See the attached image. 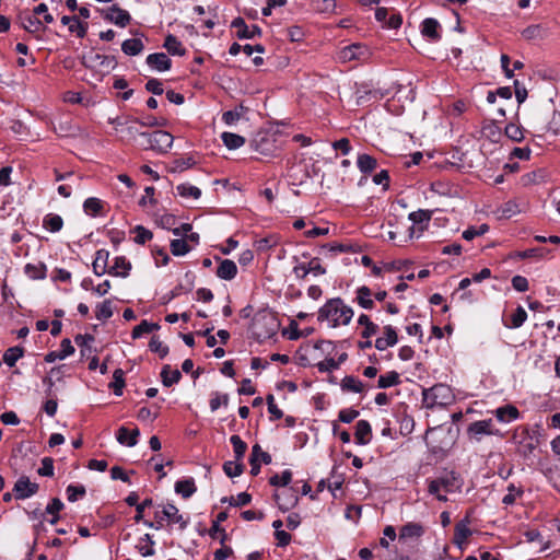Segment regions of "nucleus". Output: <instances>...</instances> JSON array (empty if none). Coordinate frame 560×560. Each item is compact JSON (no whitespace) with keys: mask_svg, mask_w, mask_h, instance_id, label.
Wrapping results in <instances>:
<instances>
[{"mask_svg":"<svg viewBox=\"0 0 560 560\" xmlns=\"http://www.w3.org/2000/svg\"><path fill=\"white\" fill-rule=\"evenodd\" d=\"M353 317V310L346 305L343 300L335 298L328 300L318 311V322H327L331 328L348 325Z\"/></svg>","mask_w":560,"mask_h":560,"instance_id":"obj_1","label":"nucleus"},{"mask_svg":"<svg viewBox=\"0 0 560 560\" xmlns=\"http://www.w3.org/2000/svg\"><path fill=\"white\" fill-rule=\"evenodd\" d=\"M153 518L154 521H143L144 525L150 528L161 529L166 521L167 525L177 524L179 530H184L188 526V518H185L179 513V510L171 503L159 505L154 511Z\"/></svg>","mask_w":560,"mask_h":560,"instance_id":"obj_2","label":"nucleus"},{"mask_svg":"<svg viewBox=\"0 0 560 560\" xmlns=\"http://www.w3.org/2000/svg\"><path fill=\"white\" fill-rule=\"evenodd\" d=\"M460 488L458 475L453 470H444L434 479L428 480V492L434 495L439 501L446 502L447 497L444 493H451Z\"/></svg>","mask_w":560,"mask_h":560,"instance_id":"obj_3","label":"nucleus"},{"mask_svg":"<svg viewBox=\"0 0 560 560\" xmlns=\"http://www.w3.org/2000/svg\"><path fill=\"white\" fill-rule=\"evenodd\" d=\"M451 398V388L444 384H436L423 390V402L427 408H433L436 405H446Z\"/></svg>","mask_w":560,"mask_h":560,"instance_id":"obj_4","label":"nucleus"},{"mask_svg":"<svg viewBox=\"0 0 560 560\" xmlns=\"http://www.w3.org/2000/svg\"><path fill=\"white\" fill-rule=\"evenodd\" d=\"M82 63L86 68L109 71L116 67V60L113 56L101 55L98 52H90L82 57Z\"/></svg>","mask_w":560,"mask_h":560,"instance_id":"obj_5","label":"nucleus"},{"mask_svg":"<svg viewBox=\"0 0 560 560\" xmlns=\"http://www.w3.org/2000/svg\"><path fill=\"white\" fill-rule=\"evenodd\" d=\"M499 434L498 430L493 429L491 419L475 421L467 428V435L469 440L480 442L483 435Z\"/></svg>","mask_w":560,"mask_h":560,"instance_id":"obj_6","label":"nucleus"},{"mask_svg":"<svg viewBox=\"0 0 560 560\" xmlns=\"http://www.w3.org/2000/svg\"><path fill=\"white\" fill-rule=\"evenodd\" d=\"M369 48L360 43L346 46L338 52V58L342 62H349L352 60H365L369 58Z\"/></svg>","mask_w":560,"mask_h":560,"instance_id":"obj_7","label":"nucleus"},{"mask_svg":"<svg viewBox=\"0 0 560 560\" xmlns=\"http://www.w3.org/2000/svg\"><path fill=\"white\" fill-rule=\"evenodd\" d=\"M173 140L174 138L170 132L164 130H155L150 132L148 143L151 145V150L163 154L166 153L172 147Z\"/></svg>","mask_w":560,"mask_h":560,"instance_id":"obj_8","label":"nucleus"},{"mask_svg":"<svg viewBox=\"0 0 560 560\" xmlns=\"http://www.w3.org/2000/svg\"><path fill=\"white\" fill-rule=\"evenodd\" d=\"M38 489V483L32 482L27 476H22L14 483L13 492L16 500H25L36 494Z\"/></svg>","mask_w":560,"mask_h":560,"instance_id":"obj_9","label":"nucleus"},{"mask_svg":"<svg viewBox=\"0 0 560 560\" xmlns=\"http://www.w3.org/2000/svg\"><path fill=\"white\" fill-rule=\"evenodd\" d=\"M264 463L266 465L271 463V455L260 447L259 444H255L252 447V454L249 457L250 464V474L253 476H257L260 472V464Z\"/></svg>","mask_w":560,"mask_h":560,"instance_id":"obj_10","label":"nucleus"},{"mask_svg":"<svg viewBox=\"0 0 560 560\" xmlns=\"http://www.w3.org/2000/svg\"><path fill=\"white\" fill-rule=\"evenodd\" d=\"M311 272L315 276L326 273V269L319 264L318 258H313L308 265L300 264L293 268V273L299 279H305L306 276Z\"/></svg>","mask_w":560,"mask_h":560,"instance_id":"obj_11","label":"nucleus"},{"mask_svg":"<svg viewBox=\"0 0 560 560\" xmlns=\"http://www.w3.org/2000/svg\"><path fill=\"white\" fill-rule=\"evenodd\" d=\"M231 27L236 28V37L240 39L254 38L261 35V30L257 25L248 27L242 18H236L232 21Z\"/></svg>","mask_w":560,"mask_h":560,"instance_id":"obj_12","label":"nucleus"},{"mask_svg":"<svg viewBox=\"0 0 560 560\" xmlns=\"http://www.w3.org/2000/svg\"><path fill=\"white\" fill-rule=\"evenodd\" d=\"M105 19L120 27L127 26L131 21L130 14L117 5H113L108 9L107 13L105 14Z\"/></svg>","mask_w":560,"mask_h":560,"instance_id":"obj_13","label":"nucleus"},{"mask_svg":"<svg viewBox=\"0 0 560 560\" xmlns=\"http://www.w3.org/2000/svg\"><path fill=\"white\" fill-rule=\"evenodd\" d=\"M147 63L156 71H167L172 67V60L164 52L150 54L147 57Z\"/></svg>","mask_w":560,"mask_h":560,"instance_id":"obj_14","label":"nucleus"},{"mask_svg":"<svg viewBox=\"0 0 560 560\" xmlns=\"http://www.w3.org/2000/svg\"><path fill=\"white\" fill-rule=\"evenodd\" d=\"M215 259L220 261L215 272L217 276L223 280L234 279L237 273L236 264L231 259H221L220 257H215Z\"/></svg>","mask_w":560,"mask_h":560,"instance_id":"obj_15","label":"nucleus"},{"mask_svg":"<svg viewBox=\"0 0 560 560\" xmlns=\"http://www.w3.org/2000/svg\"><path fill=\"white\" fill-rule=\"evenodd\" d=\"M548 28L542 24H532L522 31V36L526 40H542L548 36Z\"/></svg>","mask_w":560,"mask_h":560,"instance_id":"obj_16","label":"nucleus"},{"mask_svg":"<svg viewBox=\"0 0 560 560\" xmlns=\"http://www.w3.org/2000/svg\"><path fill=\"white\" fill-rule=\"evenodd\" d=\"M469 517L466 516L462 521H459L455 526L454 533V544L462 548L463 544L467 540V538L471 535V530L469 528Z\"/></svg>","mask_w":560,"mask_h":560,"instance_id":"obj_17","label":"nucleus"},{"mask_svg":"<svg viewBox=\"0 0 560 560\" xmlns=\"http://www.w3.org/2000/svg\"><path fill=\"white\" fill-rule=\"evenodd\" d=\"M61 23L67 25L70 33H74L79 38H83L86 35L88 24L82 23L77 16L63 15Z\"/></svg>","mask_w":560,"mask_h":560,"instance_id":"obj_18","label":"nucleus"},{"mask_svg":"<svg viewBox=\"0 0 560 560\" xmlns=\"http://www.w3.org/2000/svg\"><path fill=\"white\" fill-rule=\"evenodd\" d=\"M372 429L366 420H359L355 424V443L359 445H366L371 441Z\"/></svg>","mask_w":560,"mask_h":560,"instance_id":"obj_19","label":"nucleus"},{"mask_svg":"<svg viewBox=\"0 0 560 560\" xmlns=\"http://www.w3.org/2000/svg\"><path fill=\"white\" fill-rule=\"evenodd\" d=\"M131 269V264L125 256L116 257L114 265L108 269V273L115 277L126 278Z\"/></svg>","mask_w":560,"mask_h":560,"instance_id":"obj_20","label":"nucleus"},{"mask_svg":"<svg viewBox=\"0 0 560 560\" xmlns=\"http://www.w3.org/2000/svg\"><path fill=\"white\" fill-rule=\"evenodd\" d=\"M109 258V252L106 249H98L95 253V259L92 264L93 272L96 276H103L104 273L108 272L107 264Z\"/></svg>","mask_w":560,"mask_h":560,"instance_id":"obj_21","label":"nucleus"},{"mask_svg":"<svg viewBox=\"0 0 560 560\" xmlns=\"http://www.w3.org/2000/svg\"><path fill=\"white\" fill-rule=\"evenodd\" d=\"M139 435L140 431L137 428L132 431H129L127 428L120 427L118 429L116 439L120 444L132 447L137 444Z\"/></svg>","mask_w":560,"mask_h":560,"instance_id":"obj_22","label":"nucleus"},{"mask_svg":"<svg viewBox=\"0 0 560 560\" xmlns=\"http://www.w3.org/2000/svg\"><path fill=\"white\" fill-rule=\"evenodd\" d=\"M276 501L279 505V509L282 511H288L293 508L298 502V497L291 489H287L281 493L275 494Z\"/></svg>","mask_w":560,"mask_h":560,"instance_id":"obj_23","label":"nucleus"},{"mask_svg":"<svg viewBox=\"0 0 560 560\" xmlns=\"http://www.w3.org/2000/svg\"><path fill=\"white\" fill-rule=\"evenodd\" d=\"M355 294V301L362 308L372 310L374 307L373 293L369 287L362 285L358 288Z\"/></svg>","mask_w":560,"mask_h":560,"instance_id":"obj_24","label":"nucleus"},{"mask_svg":"<svg viewBox=\"0 0 560 560\" xmlns=\"http://www.w3.org/2000/svg\"><path fill=\"white\" fill-rule=\"evenodd\" d=\"M423 533L424 529L419 523H407L400 528L399 540L419 538Z\"/></svg>","mask_w":560,"mask_h":560,"instance_id":"obj_25","label":"nucleus"},{"mask_svg":"<svg viewBox=\"0 0 560 560\" xmlns=\"http://www.w3.org/2000/svg\"><path fill=\"white\" fill-rule=\"evenodd\" d=\"M439 27L440 24L435 19L428 18L422 22L421 33L423 36L432 40H439L441 38V35L438 32Z\"/></svg>","mask_w":560,"mask_h":560,"instance_id":"obj_26","label":"nucleus"},{"mask_svg":"<svg viewBox=\"0 0 560 560\" xmlns=\"http://www.w3.org/2000/svg\"><path fill=\"white\" fill-rule=\"evenodd\" d=\"M161 378L165 387H171L180 381L182 373L178 370H171V366L166 364L162 368Z\"/></svg>","mask_w":560,"mask_h":560,"instance_id":"obj_27","label":"nucleus"},{"mask_svg":"<svg viewBox=\"0 0 560 560\" xmlns=\"http://www.w3.org/2000/svg\"><path fill=\"white\" fill-rule=\"evenodd\" d=\"M175 491L180 494L183 498L187 499L191 497L196 491L197 487L192 478L178 480L175 483Z\"/></svg>","mask_w":560,"mask_h":560,"instance_id":"obj_28","label":"nucleus"},{"mask_svg":"<svg viewBox=\"0 0 560 560\" xmlns=\"http://www.w3.org/2000/svg\"><path fill=\"white\" fill-rule=\"evenodd\" d=\"M520 416V411L516 407L512 405H506L500 407L495 410V417L501 422H510L512 420L517 419Z\"/></svg>","mask_w":560,"mask_h":560,"instance_id":"obj_29","label":"nucleus"},{"mask_svg":"<svg viewBox=\"0 0 560 560\" xmlns=\"http://www.w3.org/2000/svg\"><path fill=\"white\" fill-rule=\"evenodd\" d=\"M358 324L364 327V329L361 331V337L365 339L371 338L378 330V326L374 324L366 314H361L359 316Z\"/></svg>","mask_w":560,"mask_h":560,"instance_id":"obj_30","label":"nucleus"},{"mask_svg":"<svg viewBox=\"0 0 560 560\" xmlns=\"http://www.w3.org/2000/svg\"><path fill=\"white\" fill-rule=\"evenodd\" d=\"M22 27L30 33H38L44 30V25L40 20L35 15L20 16Z\"/></svg>","mask_w":560,"mask_h":560,"instance_id":"obj_31","label":"nucleus"},{"mask_svg":"<svg viewBox=\"0 0 560 560\" xmlns=\"http://www.w3.org/2000/svg\"><path fill=\"white\" fill-rule=\"evenodd\" d=\"M143 48L144 45L139 38L126 39L121 44V50L128 56H137L143 50Z\"/></svg>","mask_w":560,"mask_h":560,"instance_id":"obj_32","label":"nucleus"},{"mask_svg":"<svg viewBox=\"0 0 560 560\" xmlns=\"http://www.w3.org/2000/svg\"><path fill=\"white\" fill-rule=\"evenodd\" d=\"M164 47L171 55L184 56L186 54V49L182 46V43L172 34L166 36Z\"/></svg>","mask_w":560,"mask_h":560,"instance_id":"obj_33","label":"nucleus"},{"mask_svg":"<svg viewBox=\"0 0 560 560\" xmlns=\"http://www.w3.org/2000/svg\"><path fill=\"white\" fill-rule=\"evenodd\" d=\"M103 202L98 198L90 197L83 202V210L88 215L97 217L103 210Z\"/></svg>","mask_w":560,"mask_h":560,"instance_id":"obj_34","label":"nucleus"},{"mask_svg":"<svg viewBox=\"0 0 560 560\" xmlns=\"http://www.w3.org/2000/svg\"><path fill=\"white\" fill-rule=\"evenodd\" d=\"M546 178V173L544 170H536L529 173L522 175L521 183L523 186H530L544 183Z\"/></svg>","mask_w":560,"mask_h":560,"instance_id":"obj_35","label":"nucleus"},{"mask_svg":"<svg viewBox=\"0 0 560 560\" xmlns=\"http://www.w3.org/2000/svg\"><path fill=\"white\" fill-rule=\"evenodd\" d=\"M221 139L224 145L230 150L238 149L245 143L244 137L233 132H223Z\"/></svg>","mask_w":560,"mask_h":560,"instance_id":"obj_36","label":"nucleus"},{"mask_svg":"<svg viewBox=\"0 0 560 560\" xmlns=\"http://www.w3.org/2000/svg\"><path fill=\"white\" fill-rule=\"evenodd\" d=\"M160 329V325L158 323H149L148 320L143 319L139 325H137L131 334V337L133 339L140 338L144 334H150L154 330Z\"/></svg>","mask_w":560,"mask_h":560,"instance_id":"obj_37","label":"nucleus"},{"mask_svg":"<svg viewBox=\"0 0 560 560\" xmlns=\"http://www.w3.org/2000/svg\"><path fill=\"white\" fill-rule=\"evenodd\" d=\"M357 165L362 173H371L376 166V160L369 154H360L357 160Z\"/></svg>","mask_w":560,"mask_h":560,"instance_id":"obj_38","label":"nucleus"},{"mask_svg":"<svg viewBox=\"0 0 560 560\" xmlns=\"http://www.w3.org/2000/svg\"><path fill=\"white\" fill-rule=\"evenodd\" d=\"M400 383V376L396 371L387 372L384 375H381L377 381L378 388H388L392 386H396Z\"/></svg>","mask_w":560,"mask_h":560,"instance_id":"obj_39","label":"nucleus"},{"mask_svg":"<svg viewBox=\"0 0 560 560\" xmlns=\"http://www.w3.org/2000/svg\"><path fill=\"white\" fill-rule=\"evenodd\" d=\"M43 225L50 232H59L62 229L63 220L58 214L49 213L44 218Z\"/></svg>","mask_w":560,"mask_h":560,"instance_id":"obj_40","label":"nucleus"},{"mask_svg":"<svg viewBox=\"0 0 560 560\" xmlns=\"http://www.w3.org/2000/svg\"><path fill=\"white\" fill-rule=\"evenodd\" d=\"M24 354V349L22 347H11L5 350L3 354V362L9 366H14L16 361L22 358Z\"/></svg>","mask_w":560,"mask_h":560,"instance_id":"obj_41","label":"nucleus"},{"mask_svg":"<svg viewBox=\"0 0 560 560\" xmlns=\"http://www.w3.org/2000/svg\"><path fill=\"white\" fill-rule=\"evenodd\" d=\"M125 372L121 369H116L113 374V382L109 384V387L114 390L116 396L122 395V389L125 387Z\"/></svg>","mask_w":560,"mask_h":560,"instance_id":"obj_42","label":"nucleus"},{"mask_svg":"<svg viewBox=\"0 0 560 560\" xmlns=\"http://www.w3.org/2000/svg\"><path fill=\"white\" fill-rule=\"evenodd\" d=\"M245 466L242 462L228 460L223 464V470L228 477H237L243 474Z\"/></svg>","mask_w":560,"mask_h":560,"instance_id":"obj_43","label":"nucleus"},{"mask_svg":"<svg viewBox=\"0 0 560 560\" xmlns=\"http://www.w3.org/2000/svg\"><path fill=\"white\" fill-rule=\"evenodd\" d=\"M230 442L234 448L235 460L242 462L247 450V444L238 435H232Z\"/></svg>","mask_w":560,"mask_h":560,"instance_id":"obj_44","label":"nucleus"},{"mask_svg":"<svg viewBox=\"0 0 560 560\" xmlns=\"http://www.w3.org/2000/svg\"><path fill=\"white\" fill-rule=\"evenodd\" d=\"M341 388L345 392L361 393L363 390V384L354 376H346L341 381Z\"/></svg>","mask_w":560,"mask_h":560,"instance_id":"obj_45","label":"nucleus"},{"mask_svg":"<svg viewBox=\"0 0 560 560\" xmlns=\"http://www.w3.org/2000/svg\"><path fill=\"white\" fill-rule=\"evenodd\" d=\"M95 316L98 320L105 322L113 316L112 301L105 300L96 306Z\"/></svg>","mask_w":560,"mask_h":560,"instance_id":"obj_46","label":"nucleus"},{"mask_svg":"<svg viewBox=\"0 0 560 560\" xmlns=\"http://www.w3.org/2000/svg\"><path fill=\"white\" fill-rule=\"evenodd\" d=\"M505 136L514 142H521L524 139V130L521 126L510 122L504 129Z\"/></svg>","mask_w":560,"mask_h":560,"instance_id":"obj_47","label":"nucleus"},{"mask_svg":"<svg viewBox=\"0 0 560 560\" xmlns=\"http://www.w3.org/2000/svg\"><path fill=\"white\" fill-rule=\"evenodd\" d=\"M171 253L174 256H184L190 252V246L187 244V241L184 238H175L171 242Z\"/></svg>","mask_w":560,"mask_h":560,"instance_id":"obj_48","label":"nucleus"},{"mask_svg":"<svg viewBox=\"0 0 560 560\" xmlns=\"http://www.w3.org/2000/svg\"><path fill=\"white\" fill-rule=\"evenodd\" d=\"M178 194L184 198H194L198 199L201 196V190L189 184H180L176 187Z\"/></svg>","mask_w":560,"mask_h":560,"instance_id":"obj_49","label":"nucleus"},{"mask_svg":"<svg viewBox=\"0 0 560 560\" xmlns=\"http://www.w3.org/2000/svg\"><path fill=\"white\" fill-rule=\"evenodd\" d=\"M25 273L32 279H44L46 276V267L44 264L25 266Z\"/></svg>","mask_w":560,"mask_h":560,"instance_id":"obj_50","label":"nucleus"},{"mask_svg":"<svg viewBox=\"0 0 560 560\" xmlns=\"http://www.w3.org/2000/svg\"><path fill=\"white\" fill-rule=\"evenodd\" d=\"M312 7L315 11L319 13H330L334 12L336 8L335 0H312Z\"/></svg>","mask_w":560,"mask_h":560,"instance_id":"obj_51","label":"nucleus"},{"mask_svg":"<svg viewBox=\"0 0 560 560\" xmlns=\"http://www.w3.org/2000/svg\"><path fill=\"white\" fill-rule=\"evenodd\" d=\"M252 501V495L247 492H242L237 495V498L230 497L223 498L221 502H228L232 506H244L249 504Z\"/></svg>","mask_w":560,"mask_h":560,"instance_id":"obj_52","label":"nucleus"},{"mask_svg":"<svg viewBox=\"0 0 560 560\" xmlns=\"http://www.w3.org/2000/svg\"><path fill=\"white\" fill-rule=\"evenodd\" d=\"M211 396L209 405L212 412L217 411L222 405L228 406L230 399L228 394L214 392Z\"/></svg>","mask_w":560,"mask_h":560,"instance_id":"obj_53","label":"nucleus"},{"mask_svg":"<svg viewBox=\"0 0 560 560\" xmlns=\"http://www.w3.org/2000/svg\"><path fill=\"white\" fill-rule=\"evenodd\" d=\"M408 218L413 224L429 223L432 218V211L420 209L411 212Z\"/></svg>","mask_w":560,"mask_h":560,"instance_id":"obj_54","label":"nucleus"},{"mask_svg":"<svg viewBox=\"0 0 560 560\" xmlns=\"http://www.w3.org/2000/svg\"><path fill=\"white\" fill-rule=\"evenodd\" d=\"M133 233H136L135 242L140 245L145 244L153 237V233L142 225L135 226Z\"/></svg>","mask_w":560,"mask_h":560,"instance_id":"obj_55","label":"nucleus"},{"mask_svg":"<svg viewBox=\"0 0 560 560\" xmlns=\"http://www.w3.org/2000/svg\"><path fill=\"white\" fill-rule=\"evenodd\" d=\"M278 244V238L273 235L259 238L255 242V247L258 252H267Z\"/></svg>","mask_w":560,"mask_h":560,"instance_id":"obj_56","label":"nucleus"},{"mask_svg":"<svg viewBox=\"0 0 560 560\" xmlns=\"http://www.w3.org/2000/svg\"><path fill=\"white\" fill-rule=\"evenodd\" d=\"M149 348L152 352H155L160 358H165L168 353V347L164 345L159 337L153 336L149 342Z\"/></svg>","mask_w":560,"mask_h":560,"instance_id":"obj_57","label":"nucleus"},{"mask_svg":"<svg viewBox=\"0 0 560 560\" xmlns=\"http://www.w3.org/2000/svg\"><path fill=\"white\" fill-rule=\"evenodd\" d=\"M526 318H527L526 311L522 306H518L511 316V324L506 325V326L510 328H518L524 324Z\"/></svg>","mask_w":560,"mask_h":560,"instance_id":"obj_58","label":"nucleus"},{"mask_svg":"<svg viewBox=\"0 0 560 560\" xmlns=\"http://www.w3.org/2000/svg\"><path fill=\"white\" fill-rule=\"evenodd\" d=\"M523 494V490L520 487H515V485L511 483L508 487V493L503 497L502 503L505 505H512L517 497Z\"/></svg>","mask_w":560,"mask_h":560,"instance_id":"obj_59","label":"nucleus"},{"mask_svg":"<svg viewBox=\"0 0 560 560\" xmlns=\"http://www.w3.org/2000/svg\"><path fill=\"white\" fill-rule=\"evenodd\" d=\"M292 480V472L290 470L282 471L281 476L275 475L269 479V483L271 486L278 487H285L288 486Z\"/></svg>","mask_w":560,"mask_h":560,"instance_id":"obj_60","label":"nucleus"},{"mask_svg":"<svg viewBox=\"0 0 560 560\" xmlns=\"http://www.w3.org/2000/svg\"><path fill=\"white\" fill-rule=\"evenodd\" d=\"M488 231H489L488 224H481L478 228L470 226L463 232V238H465L466 241H471L476 236L483 235Z\"/></svg>","mask_w":560,"mask_h":560,"instance_id":"obj_61","label":"nucleus"},{"mask_svg":"<svg viewBox=\"0 0 560 560\" xmlns=\"http://www.w3.org/2000/svg\"><path fill=\"white\" fill-rule=\"evenodd\" d=\"M66 492L68 501L75 502L79 498L84 497L86 491L84 486L69 485Z\"/></svg>","mask_w":560,"mask_h":560,"instance_id":"obj_62","label":"nucleus"},{"mask_svg":"<svg viewBox=\"0 0 560 560\" xmlns=\"http://www.w3.org/2000/svg\"><path fill=\"white\" fill-rule=\"evenodd\" d=\"M482 132L488 139H490L493 142H498L501 138V130L494 122H490L487 126H485L482 128Z\"/></svg>","mask_w":560,"mask_h":560,"instance_id":"obj_63","label":"nucleus"},{"mask_svg":"<svg viewBox=\"0 0 560 560\" xmlns=\"http://www.w3.org/2000/svg\"><path fill=\"white\" fill-rule=\"evenodd\" d=\"M37 474L44 477L54 476V459L51 457H44L42 459V466L38 468Z\"/></svg>","mask_w":560,"mask_h":560,"instance_id":"obj_64","label":"nucleus"}]
</instances>
